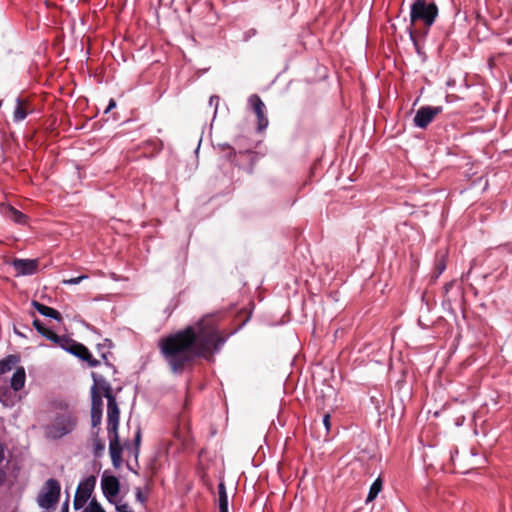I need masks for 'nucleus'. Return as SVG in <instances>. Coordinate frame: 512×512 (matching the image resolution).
<instances>
[{"mask_svg":"<svg viewBox=\"0 0 512 512\" xmlns=\"http://www.w3.org/2000/svg\"><path fill=\"white\" fill-rule=\"evenodd\" d=\"M16 334L20 335V336H24L23 334H21V332H17L15 331Z\"/></svg>","mask_w":512,"mask_h":512,"instance_id":"a18cd8bd","label":"nucleus"},{"mask_svg":"<svg viewBox=\"0 0 512 512\" xmlns=\"http://www.w3.org/2000/svg\"><path fill=\"white\" fill-rule=\"evenodd\" d=\"M218 504L219 512H229L228 510V495L224 482L218 484Z\"/></svg>","mask_w":512,"mask_h":512,"instance_id":"412c9836","label":"nucleus"},{"mask_svg":"<svg viewBox=\"0 0 512 512\" xmlns=\"http://www.w3.org/2000/svg\"><path fill=\"white\" fill-rule=\"evenodd\" d=\"M224 155H229V151H224V152H223V156H224Z\"/></svg>","mask_w":512,"mask_h":512,"instance_id":"c03bdc74","label":"nucleus"},{"mask_svg":"<svg viewBox=\"0 0 512 512\" xmlns=\"http://www.w3.org/2000/svg\"><path fill=\"white\" fill-rule=\"evenodd\" d=\"M61 512H69V500L66 499L61 507Z\"/></svg>","mask_w":512,"mask_h":512,"instance_id":"79ce46f5","label":"nucleus"},{"mask_svg":"<svg viewBox=\"0 0 512 512\" xmlns=\"http://www.w3.org/2000/svg\"><path fill=\"white\" fill-rule=\"evenodd\" d=\"M116 511L117 512H133V510L130 508V506L127 503H119L116 504Z\"/></svg>","mask_w":512,"mask_h":512,"instance_id":"2f4dec72","label":"nucleus"},{"mask_svg":"<svg viewBox=\"0 0 512 512\" xmlns=\"http://www.w3.org/2000/svg\"><path fill=\"white\" fill-rule=\"evenodd\" d=\"M27 116V112L23 107V103L20 98L16 99V107L14 109L13 120L14 122H20Z\"/></svg>","mask_w":512,"mask_h":512,"instance_id":"b1692460","label":"nucleus"},{"mask_svg":"<svg viewBox=\"0 0 512 512\" xmlns=\"http://www.w3.org/2000/svg\"><path fill=\"white\" fill-rule=\"evenodd\" d=\"M446 269V264L443 260H440L437 264H436V271H437V274H436V277H438L439 275H441L444 270Z\"/></svg>","mask_w":512,"mask_h":512,"instance_id":"72a5a7b5","label":"nucleus"},{"mask_svg":"<svg viewBox=\"0 0 512 512\" xmlns=\"http://www.w3.org/2000/svg\"><path fill=\"white\" fill-rule=\"evenodd\" d=\"M120 410L115 396L107 399V434L118 432Z\"/></svg>","mask_w":512,"mask_h":512,"instance_id":"0eeeda50","label":"nucleus"},{"mask_svg":"<svg viewBox=\"0 0 512 512\" xmlns=\"http://www.w3.org/2000/svg\"><path fill=\"white\" fill-rule=\"evenodd\" d=\"M113 347H114V344H113L112 340L108 339V338L104 339L102 343L98 344V349L99 350H103V349L110 350Z\"/></svg>","mask_w":512,"mask_h":512,"instance_id":"7c9ffc66","label":"nucleus"},{"mask_svg":"<svg viewBox=\"0 0 512 512\" xmlns=\"http://www.w3.org/2000/svg\"><path fill=\"white\" fill-rule=\"evenodd\" d=\"M95 484L96 477L93 475L86 477L79 483L73 501L75 510H79L84 507L95 488Z\"/></svg>","mask_w":512,"mask_h":512,"instance_id":"39448f33","label":"nucleus"},{"mask_svg":"<svg viewBox=\"0 0 512 512\" xmlns=\"http://www.w3.org/2000/svg\"><path fill=\"white\" fill-rule=\"evenodd\" d=\"M91 411L103 412L102 394L98 393L94 389H91Z\"/></svg>","mask_w":512,"mask_h":512,"instance_id":"5701e85b","label":"nucleus"},{"mask_svg":"<svg viewBox=\"0 0 512 512\" xmlns=\"http://www.w3.org/2000/svg\"><path fill=\"white\" fill-rule=\"evenodd\" d=\"M499 249L508 253H512V242L500 245Z\"/></svg>","mask_w":512,"mask_h":512,"instance_id":"58836bf2","label":"nucleus"},{"mask_svg":"<svg viewBox=\"0 0 512 512\" xmlns=\"http://www.w3.org/2000/svg\"><path fill=\"white\" fill-rule=\"evenodd\" d=\"M105 451V442L102 439L92 441V452L94 457H101Z\"/></svg>","mask_w":512,"mask_h":512,"instance_id":"393cba45","label":"nucleus"},{"mask_svg":"<svg viewBox=\"0 0 512 512\" xmlns=\"http://www.w3.org/2000/svg\"><path fill=\"white\" fill-rule=\"evenodd\" d=\"M438 16V7L434 0H414L410 9V21H423L427 27L434 24Z\"/></svg>","mask_w":512,"mask_h":512,"instance_id":"7ed1b4c3","label":"nucleus"},{"mask_svg":"<svg viewBox=\"0 0 512 512\" xmlns=\"http://www.w3.org/2000/svg\"><path fill=\"white\" fill-rule=\"evenodd\" d=\"M20 362V357L16 354H10L0 360V374H5L12 370Z\"/></svg>","mask_w":512,"mask_h":512,"instance_id":"aec40b11","label":"nucleus"},{"mask_svg":"<svg viewBox=\"0 0 512 512\" xmlns=\"http://www.w3.org/2000/svg\"><path fill=\"white\" fill-rule=\"evenodd\" d=\"M85 512H105V510L95 499H92Z\"/></svg>","mask_w":512,"mask_h":512,"instance_id":"cd10ccee","label":"nucleus"},{"mask_svg":"<svg viewBox=\"0 0 512 512\" xmlns=\"http://www.w3.org/2000/svg\"><path fill=\"white\" fill-rule=\"evenodd\" d=\"M219 102H220V98L217 95H212L209 99V105L215 107L214 115H216V113H217V108H218Z\"/></svg>","mask_w":512,"mask_h":512,"instance_id":"473e14b6","label":"nucleus"},{"mask_svg":"<svg viewBox=\"0 0 512 512\" xmlns=\"http://www.w3.org/2000/svg\"><path fill=\"white\" fill-rule=\"evenodd\" d=\"M4 215L7 219L18 225H27L29 221V217L26 214L10 205L5 208Z\"/></svg>","mask_w":512,"mask_h":512,"instance_id":"f3484780","label":"nucleus"},{"mask_svg":"<svg viewBox=\"0 0 512 512\" xmlns=\"http://www.w3.org/2000/svg\"><path fill=\"white\" fill-rule=\"evenodd\" d=\"M88 278V275H80L78 277H73V278H69V279H63L62 280V284L63 285H77L79 284L81 281H83L84 279H87Z\"/></svg>","mask_w":512,"mask_h":512,"instance_id":"c85d7f7f","label":"nucleus"},{"mask_svg":"<svg viewBox=\"0 0 512 512\" xmlns=\"http://www.w3.org/2000/svg\"><path fill=\"white\" fill-rule=\"evenodd\" d=\"M102 413L100 411H91V428H100Z\"/></svg>","mask_w":512,"mask_h":512,"instance_id":"bb28decb","label":"nucleus"},{"mask_svg":"<svg viewBox=\"0 0 512 512\" xmlns=\"http://www.w3.org/2000/svg\"><path fill=\"white\" fill-rule=\"evenodd\" d=\"M136 499L141 502L142 504L146 502V496L143 494L142 490L140 488L136 489L135 492Z\"/></svg>","mask_w":512,"mask_h":512,"instance_id":"f704fd0d","label":"nucleus"},{"mask_svg":"<svg viewBox=\"0 0 512 512\" xmlns=\"http://www.w3.org/2000/svg\"><path fill=\"white\" fill-rule=\"evenodd\" d=\"M141 439H142V432L141 427L138 425L137 429L135 431L133 443H126V449L129 451V454L135 458V460L138 459L139 453H140V445H141Z\"/></svg>","mask_w":512,"mask_h":512,"instance_id":"a211bd4d","label":"nucleus"},{"mask_svg":"<svg viewBox=\"0 0 512 512\" xmlns=\"http://www.w3.org/2000/svg\"><path fill=\"white\" fill-rule=\"evenodd\" d=\"M217 148L221 151V152H224V151H229V155H224V158L235 164V165H239L236 161V157L239 155V156H243V155H248V156H251L253 154L252 151H250L249 149H246L244 151L242 150H239L238 152L235 150L234 147H232L230 144L228 143H219L217 144Z\"/></svg>","mask_w":512,"mask_h":512,"instance_id":"2eb2a0df","label":"nucleus"},{"mask_svg":"<svg viewBox=\"0 0 512 512\" xmlns=\"http://www.w3.org/2000/svg\"><path fill=\"white\" fill-rule=\"evenodd\" d=\"M26 380V373L25 369L23 367H17L15 372L13 373L11 380H10V386L14 391L21 390L25 385Z\"/></svg>","mask_w":512,"mask_h":512,"instance_id":"6ab92c4d","label":"nucleus"},{"mask_svg":"<svg viewBox=\"0 0 512 512\" xmlns=\"http://www.w3.org/2000/svg\"><path fill=\"white\" fill-rule=\"evenodd\" d=\"M323 424H324L326 430L329 431V429H330V415L329 414L324 415Z\"/></svg>","mask_w":512,"mask_h":512,"instance_id":"a19ab883","label":"nucleus"},{"mask_svg":"<svg viewBox=\"0 0 512 512\" xmlns=\"http://www.w3.org/2000/svg\"><path fill=\"white\" fill-rule=\"evenodd\" d=\"M433 114L430 112V106H421L413 118L414 126L425 129L433 121Z\"/></svg>","mask_w":512,"mask_h":512,"instance_id":"ddd939ff","label":"nucleus"},{"mask_svg":"<svg viewBox=\"0 0 512 512\" xmlns=\"http://www.w3.org/2000/svg\"><path fill=\"white\" fill-rule=\"evenodd\" d=\"M32 306L37 310L38 313H40L42 316L51 318L57 322L62 321V315L59 311L56 309L49 307L45 304H42L36 300L32 301Z\"/></svg>","mask_w":512,"mask_h":512,"instance_id":"dca6fc26","label":"nucleus"},{"mask_svg":"<svg viewBox=\"0 0 512 512\" xmlns=\"http://www.w3.org/2000/svg\"><path fill=\"white\" fill-rule=\"evenodd\" d=\"M60 492L61 485L59 481L54 478L48 479L37 496L38 505L43 509H51L58 503Z\"/></svg>","mask_w":512,"mask_h":512,"instance_id":"20e7f679","label":"nucleus"},{"mask_svg":"<svg viewBox=\"0 0 512 512\" xmlns=\"http://www.w3.org/2000/svg\"><path fill=\"white\" fill-rule=\"evenodd\" d=\"M70 354L86 361L90 367H97L100 365V361L95 359L89 349L81 343L76 342V346L72 349Z\"/></svg>","mask_w":512,"mask_h":512,"instance_id":"4468645a","label":"nucleus"},{"mask_svg":"<svg viewBox=\"0 0 512 512\" xmlns=\"http://www.w3.org/2000/svg\"><path fill=\"white\" fill-rule=\"evenodd\" d=\"M46 339L53 342L55 345L64 351L71 353L72 349L76 346V341L66 335H58L54 331L48 333Z\"/></svg>","mask_w":512,"mask_h":512,"instance_id":"9b49d317","label":"nucleus"},{"mask_svg":"<svg viewBox=\"0 0 512 512\" xmlns=\"http://www.w3.org/2000/svg\"><path fill=\"white\" fill-rule=\"evenodd\" d=\"M100 431L101 429L100 428H91V441H95L96 439H101L100 438Z\"/></svg>","mask_w":512,"mask_h":512,"instance_id":"c9c22d12","label":"nucleus"},{"mask_svg":"<svg viewBox=\"0 0 512 512\" xmlns=\"http://www.w3.org/2000/svg\"><path fill=\"white\" fill-rule=\"evenodd\" d=\"M443 111L442 106H430V112L433 114V118Z\"/></svg>","mask_w":512,"mask_h":512,"instance_id":"4c0bfd02","label":"nucleus"},{"mask_svg":"<svg viewBox=\"0 0 512 512\" xmlns=\"http://www.w3.org/2000/svg\"><path fill=\"white\" fill-rule=\"evenodd\" d=\"M101 488L103 495L106 497L107 501L111 504L115 503L114 499L119 494L120 491V482L118 478L113 475H103L101 479Z\"/></svg>","mask_w":512,"mask_h":512,"instance_id":"6e6552de","label":"nucleus"},{"mask_svg":"<svg viewBox=\"0 0 512 512\" xmlns=\"http://www.w3.org/2000/svg\"><path fill=\"white\" fill-rule=\"evenodd\" d=\"M33 326L36 331L43 337H47L48 333H50L51 329H48L44 326V324L37 318L33 320Z\"/></svg>","mask_w":512,"mask_h":512,"instance_id":"a878e982","label":"nucleus"},{"mask_svg":"<svg viewBox=\"0 0 512 512\" xmlns=\"http://www.w3.org/2000/svg\"><path fill=\"white\" fill-rule=\"evenodd\" d=\"M115 107H116V101L113 98H111L109 100L108 106L104 110V113L107 114L108 112H110Z\"/></svg>","mask_w":512,"mask_h":512,"instance_id":"ea45409f","label":"nucleus"},{"mask_svg":"<svg viewBox=\"0 0 512 512\" xmlns=\"http://www.w3.org/2000/svg\"><path fill=\"white\" fill-rule=\"evenodd\" d=\"M78 424V417L74 408L67 402L53 403V412L49 423L44 427V435L49 440H59L73 433Z\"/></svg>","mask_w":512,"mask_h":512,"instance_id":"f03ea898","label":"nucleus"},{"mask_svg":"<svg viewBox=\"0 0 512 512\" xmlns=\"http://www.w3.org/2000/svg\"><path fill=\"white\" fill-rule=\"evenodd\" d=\"M382 480L380 478H377L373 483L372 485L370 486V489H369V492H368V495H367V498L365 500L366 503H370L372 502L373 500L376 499V497L378 496V494L381 492L382 490Z\"/></svg>","mask_w":512,"mask_h":512,"instance_id":"4be33fe9","label":"nucleus"},{"mask_svg":"<svg viewBox=\"0 0 512 512\" xmlns=\"http://www.w3.org/2000/svg\"><path fill=\"white\" fill-rule=\"evenodd\" d=\"M109 439V452L111 456L112 465L115 468H119L122 463V451L123 447L119 440L118 432L111 433L108 435Z\"/></svg>","mask_w":512,"mask_h":512,"instance_id":"1a4fd4ad","label":"nucleus"},{"mask_svg":"<svg viewBox=\"0 0 512 512\" xmlns=\"http://www.w3.org/2000/svg\"><path fill=\"white\" fill-rule=\"evenodd\" d=\"M147 144H148L149 146H151V147H152V149H153L154 151H156V152L161 151V150H162V148H163V143H162V141H161V140H159V139L149 140V141L147 142Z\"/></svg>","mask_w":512,"mask_h":512,"instance_id":"c756f323","label":"nucleus"},{"mask_svg":"<svg viewBox=\"0 0 512 512\" xmlns=\"http://www.w3.org/2000/svg\"><path fill=\"white\" fill-rule=\"evenodd\" d=\"M248 104L253 109L257 117V131H264L269 124L268 118L265 114L266 106L257 94H252L248 98Z\"/></svg>","mask_w":512,"mask_h":512,"instance_id":"423d86ee","label":"nucleus"},{"mask_svg":"<svg viewBox=\"0 0 512 512\" xmlns=\"http://www.w3.org/2000/svg\"><path fill=\"white\" fill-rule=\"evenodd\" d=\"M91 377L93 379V385L91 389H94L98 393L103 394L106 399H108L110 396H115L113 394L111 384L102 375L96 372H92Z\"/></svg>","mask_w":512,"mask_h":512,"instance_id":"9d476101","label":"nucleus"},{"mask_svg":"<svg viewBox=\"0 0 512 512\" xmlns=\"http://www.w3.org/2000/svg\"><path fill=\"white\" fill-rule=\"evenodd\" d=\"M226 338L218 335L217 329L204 319L176 333L162 338L160 352L174 374H181L186 365L199 357L217 353Z\"/></svg>","mask_w":512,"mask_h":512,"instance_id":"f257e3e1","label":"nucleus"},{"mask_svg":"<svg viewBox=\"0 0 512 512\" xmlns=\"http://www.w3.org/2000/svg\"><path fill=\"white\" fill-rule=\"evenodd\" d=\"M409 36H410V39L414 42V44L416 45V39H415V36H414V33L412 31V29L410 28L409 29Z\"/></svg>","mask_w":512,"mask_h":512,"instance_id":"37998d69","label":"nucleus"},{"mask_svg":"<svg viewBox=\"0 0 512 512\" xmlns=\"http://www.w3.org/2000/svg\"><path fill=\"white\" fill-rule=\"evenodd\" d=\"M101 357L104 360L105 365L111 368L113 372H116V367L108 361L107 354L105 352H102Z\"/></svg>","mask_w":512,"mask_h":512,"instance_id":"e433bc0d","label":"nucleus"},{"mask_svg":"<svg viewBox=\"0 0 512 512\" xmlns=\"http://www.w3.org/2000/svg\"><path fill=\"white\" fill-rule=\"evenodd\" d=\"M37 260L34 259H15L13 267L19 275H33L37 271Z\"/></svg>","mask_w":512,"mask_h":512,"instance_id":"f8f14e48","label":"nucleus"}]
</instances>
